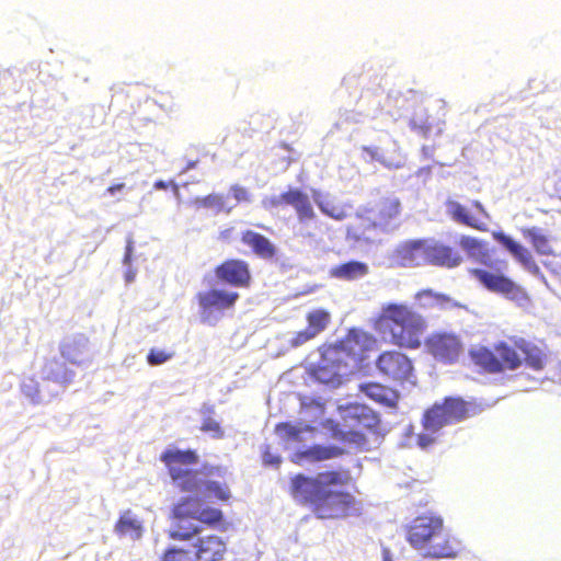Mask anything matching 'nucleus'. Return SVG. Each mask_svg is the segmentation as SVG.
<instances>
[{
  "label": "nucleus",
  "mask_w": 561,
  "mask_h": 561,
  "mask_svg": "<svg viewBox=\"0 0 561 561\" xmlns=\"http://www.w3.org/2000/svg\"><path fill=\"white\" fill-rule=\"evenodd\" d=\"M523 234L526 239L529 240L533 248L539 255H552L553 251L550 245L548 237L542 233L541 229L537 227H531L525 229Z\"/></svg>",
  "instance_id": "nucleus-28"
},
{
  "label": "nucleus",
  "mask_w": 561,
  "mask_h": 561,
  "mask_svg": "<svg viewBox=\"0 0 561 561\" xmlns=\"http://www.w3.org/2000/svg\"><path fill=\"white\" fill-rule=\"evenodd\" d=\"M193 561H222L227 552V542L220 536L197 537L193 543Z\"/></svg>",
  "instance_id": "nucleus-18"
},
{
  "label": "nucleus",
  "mask_w": 561,
  "mask_h": 561,
  "mask_svg": "<svg viewBox=\"0 0 561 561\" xmlns=\"http://www.w3.org/2000/svg\"><path fill=\"white\" fill-rule=\"evenodd\" d=\"M458 244L470 257L485 253V243L476 237L462 234L458 239Z\"/></svg>",
  "instance_id": "nucleus-32"
},
{
  "label": "nucleus",
  "mask_w": 561,
  "mask_h": 561,
  "mask_svg": "<svg viewBox=\"0 0 561 561\" xmlns=\"http://www.w3.org/2000/svg\"><path fill=\"white\" fill-rule=\"evenodd\" d=\"M203 322L213 323L217 316L234 309L240 295L227 288L213 287L198 291L195 296Z\"/></svg>",
  "instance_id": "nucleus-10"
},
{
  "label": "nucleus",
  "mask_w": 561,
  "mask_h": 561,
  "mask_svg": "<svg viewBox=\"0 0 561 561\" xmlns=\"http://www.w3.org/2000/svg\"><path fill=\"white\" fill-rule=\"evenodd\" d=\"M478 407L461 398L447 397L439 404H434L423 415V427L431 432H437L442 427L461 422L476 415Z\"/></svg>",
  "instance_id": "nucleus-9"
},
{
  "label": "nucleus",
  "mask_w": 561,
  "mask_h": 561,
  "mask_svg": "<svg viewBox=\"0 0 561 561\" xmlns=\"http://www.w3.org/2000/svg\"><path fill=\"white\" fill-rule=\"evenodd\" d=\"M463 262L455 248L433 239H425V265L455 268Z\"/></svg>",
  "instance_id": "nucleus-17"
},
{
  "label": "nucleus",
  "mask_w": 561,
  "mask_h": 561,
  "mask_svg": "<svg viewBox=\"0 0 561 561\" xmlns=\"http://www.w3.org/2000/svg\"><path fill=\"white\" fill-rule=\"evenodd\" d=\"M401 214V202L397 197L382 198L376 209L373 225L381 229L389 228Z\"/></svg>",
  "instance_id": "nucleus-21"
},
{
  "label": "nucleus",
  "mask_w": 561,
  "mask_h": 561,
  "mask_svg": "<svg viewBox=\"0 0 561 561\" xmlns=\"http://www.w3.org/2000/svg\"><path fill=\"white\" fill-rule=\"evenodd\" d=\"M241 241L260 259L273 260L277 254L275 244L268 238L256 231L250 229L244 230L241 233Z\"/></svg>",
  "instance_id": "nucleus-20"
},
{
  "label": "nucleus",
  "mask_w": 561,
  "mask_h": 561,
  "mask_svg": "<svg viewBox=\"0 0 561 561\" xmlns=\"http://www.w3.org/2000/svg\"><path fill=\"white\" fill-rule=\"evenodd\" d=\"M115 533L121 537L139 539L142 536L144 527L141 520L136 518L130 510L124 511L114 526Z\"/></svg>",
  "instance_id": "nucleus-25"
},
{
  "label": "nucleus",
  "mask_w": 561,
  "mask_h": 561,
  "mask_svg": "<svg viewBox=\"0 0 561 561\" xmlns=\"http://www.w3.org/2000/svg\"><path fill=\"white\" fill-rule=\"evenodd\" d=\"M199 205L205 208L215 209L221 211L225 208V197L221 194H209L199 199Z\"/></svg>",
  "instance_id": "nucleus-37"
},
{
  "label": "nucleus",
  "mask_w": 561,
  "mask_h": 561,
  "mask_svg": "<svg viewBox=\"0 0 561 561\" xmlns=\"http://www.w3.org/2000/svg\"><path fill=\"white\" fill-rule=\"evenodd\" d=\"M234 233V229L232 227L226 228L219 232L218 238L222 241L229 242L232 240Z\"/></svg>",
  "instance_id": "nucleus-45"
},
{
  "label": "nucleus",
  "mask_w": 561,
  "mask_h": 561,
  "mask_svg": "<svg viewBox=\"0 0 561 561\" xmlns=\"http://www.w3.org/2000/svg\"><path fill=\"white\" fill-rule=\"evenodd\" d=\"M313 198H314L319 209L324 215H327L335 220H343L346 218L347 214L342 207L335 206V205L331 204L330 202L319 201L317 198V192H313Z\"/></svg>",
  "instance_id": "nucleus-35"
},
{
  "label": "nucleus",
  "mask_w": 561,
  "mask_h": 561,
  "mask_svg": "<svg viewBox=\"0 0 561 561\" xmlns=\"http://www.w3.org/2000/svg\"><path fill=\"white\" fill-rule=\"evenodd\" d=\"M490 267V270L472 268L470 275L492 293L503 295L510 299L525 296L523 288L507 277L500 267Z\"/></svg>",
  "instance_id": "nucleus-13"
},
{
  "label": "nucleus",
  "mask_w": 561,
  "mask_h": 561,
  "mask_svg": "<svg viewBox=\"0 0 561 561\" xmlns=\"http://www.w3.org/2000/svg\"><path fill=\"white\" fill-rule=\"evenodd\" d=\"M405 539L426 559H456L462 546L445 527L440 516L423 514L413 518L405 527Z\"/></svg>",
  "instance_id": "nucleus-3"
},
{
  "label": "nucleus",
  "mask_w": 561,
  "mask_h": 561,
  "mask_svg": "<svg viewBox=\"0 0 561 561\" xmlns=\"http://www.w3.org/2000/svg\"><path fill=\"white\" fill-rule=\"evenodd\" d=\"M45 378L47 380L67 385L70 383L75 377L71 369L66 368L58 359L53 358L45 363L44 368Z\"/></svg>",
  "instance_id": "nucleus-26"
},
{
  "label": "nucleus",
  "mask_w": 561,
  "mask_h": 561,
  "mask_svg": "<svg viewBox=\"0 0 561 561\" xmlns=\"http://www.w3.org/2000/svg\"><path fill=\"white\" fill-rule=\"evenodd\" d=\"M124 188H125V184L124 183H116V184L110 185L106 188V193H108L110 195H115L117 192H119V191H122Z\"/></svg>",
  "instance_id": "nucleus-47"
},
{
  "label": "nucleus",
  "mask_w": 561,
  "mask_h": 561,
  "mask_svg": "<svg viewBox=\"0 0 561 561\" xmlns=\"http://www.w3.org/2000/svg\"><path fill=\"white\" fill-rule=\"evenodd\" d=\"M198 161H188L186 164V170L194 169L197 165Z\"/></svg>",
  "instance_id": "nucleus-51"
},
{
  "label": "nucleus",
  "mask_w": 561,
  "mask_h": 561,
  "mask_svg": "<svg viewBox=\"0 0 561 561\" xmlns=\"http://www.w3.org/2000/svg\"><path fill=\"white\" fill-rule=\"evenodd\" d=\"M392 267H419L425 265V239H412L400 242L390 253Z\"/></svg>",
  "instance_id": "nucleus-16"
},
{
  "label": "nucleus",
  "mask_w": 561,
  "mask_h": 561,
  "mask_svg": "<svg viewBox=\"0 0 561 561\" xmlns=\"http://www.w3.org/2000/svg\"><path fill=\"white\" fill-rule=\"evenodd\" d=\"M204 489L208 496H213L219 501L227 502L231 499L230 489L226 483L206 481L204 483Z\"/></svg>",
  "instance_id": "nucleus-34"
},
{
  "label": "nucleus",
  "mask_w": 561,
  "mask_h": 561,
  "mask_svg": "<svg viewBox=\"0 0 561 561\" xmlns=\"http://www.w3.org/2000/svg\"><path fill=\"white\" fill-rule=\"evenodd\" d=\"M201 430L203 432H210L213 433L214 437L221 438L224 436V432L220 427V424L213 420L211 417H207L203 421Z\"/></svg>",
  "instance_id": "nucleus-42"
},
{
  "label": "nucleus",
  "mask_w": 561,
  "mask_h": 561,
  "mask_svg": "<svg viewBox=\"0 0 561 561\" xmlns=\"http://www.w3.org/2000/svg\"><path fill=\"white\" fill-rule=\"evenodd\" d=\"M307 431H312V427L309 425L300 427L289 422L278 423L275 426V433L286 442H300L302 432Z\"/></svg>",
  "instance_id": "nucleus-30"
},
{
  "label": "nucleus",
  "mask_w": 561,
  "mask_h": 561,
  "mask_svg": "<svg viewBox=\"0 0 561 561\" xmlns=\"http://www.w3.org/2000/svg\"><path fill=\"white\" fill-rule=\"evenodd\" d=\"M472 206L479 210L485 218H488V213L479 201H473Z\"/></svg>",
  "instance_id": "nucleus-48"
},
{
  "label": "nucleus",
  "mask_w": 561,
  "mask_h": 561,
  "mask_svg": "<svg viewBox=\"0 0 561 561\" xmlns=\"http://www.w3.org/2000/svg\"><path fill=\"white\" fill-rule=\"evenodd\" d=\"M263 461L265 465H279L280 458L278 456L272 455L268 450L263 454Z\"/></svg>",
  "instance_id": "nucleus-44"
},
{
  "label": "nucleus",
  "mask_w": 561,
  "mask_h": 561,
  "mask_svg": "<svg viewBox=\"0 0 561 561\" xmlns=\"http://www.w3.org/2000/svg\"><path fill=\"white\" fill-rule=\"evenodd\" d=\"M307 328L318 336L331 322V314L324 309H316L307 313Z\"/></svg>",
  "instance_id": "nucleus-29"
},
{
  "label": "nucleus",
  "mask_w": 561,
  "mask_h": 561,
  "mask_svg": "<svg viewBox=\"0 0 561 561\" xmlns=\"http://www.w3.org/2000/svg\"><path fill=\"white\" fill-rule=\"evenodd\" d=\"M314 404L317 405V408L320 410V412H323L324 410V404L320 401H314Z\"/></svg>",
  "instance_id": "nucleus-53"
},
{
  "label": "nucleus",
  "mask_w": 561,
  "mask_h": 561,
  "mask_svg": "<svg viewBox=\"0 0 561 561\" xmlns=\"http://www.w3.org/2000/svg\"><path fill=\"white\" fill-rule=\"evenodd\" d=\"M359 390L369 399L388 408L397 407L399 401V393L396 390L378 382L363 383Z\"/></svg>",
  "instance_id": "nucleus-23"
},
{
  "label": "nucleus",
  "mask_w": 561,
  "mask_h": 561,
  "mask_svg": "<svg viewBox=\"0 0 561 561\" xmlns=\"http://www.w3.org/2000/svg\"><path fill=\"white\" fill-rule=\"evenodd\" d=\"M424 348L437 363L453 365L462 356L465 344L455 332L436 331L424 340Z\"/></svg>",
  "instance_id": "nucleus-11"
},
{
  "label": "nucleus",
  "mask_w": 561,
  "mask_h": 561,
  "mask_svg": "<svg viewBox=\"0 0 561 561\" xmlns=\"http://www.w3.org/2000/svg\"><path fill=\"white\" fill-rule=\"evenodd\" d=\"M342 423L331 427L336 439L363 447L367 444V435L376 434L380 427L379 415L370 408L354 404L342 412Z\"/></svg>",
  "instance_id": "nucleus-7"
},
{
  "label": "nucleus",
  "mask_w": 561,
  "mask_h": 561,
  "mask_svg": "<svg viewBox=\"0 0 561 561\" xmlns=\"http://www.w3.org/2000/svg\"><path fill=\"white\" fill-rule=\"evenodd\" d=\"M472 364L482 373L502 374L514 371L523 365L534 371H541L549 362V355L542 346L522 336H510L499 341L493 348L477 345L469 350Z\"/></svg>",
  "instance_id": "nucleus-2"
},
{
  "label": "nucleus",
  "mask_w": 561,
  "mask_h": 561,
  "mask_svg": "<svg viewBox=\"0 0 561 561\" xmlns=\"http://www.w3.org/2000/svg\"><path fill=\"white\" fill-rule=\"evenodd\" d=\"M154 188H158V190H165L168 187L167 183L159 180L157 181L154 184H153Z\"/></svg>",
  "instance_id": "nucleus-50"
},
{
  "label": "nucleus",
  "mask_w": 561,
  "mask_h": 561,
  "mask_svg": "<svg viewBox=\"0 0 561 561\" xmlns=\"http://www.w3.org/2000/svg\"><path fill=\"white\" fill-rule=\"evenodd\" d=\"M188 551L182 548H168L160 557V561H186Z\"/></svg>",
  "instance_id": "nucleus-38"
},
{
  "label": "nucleus",
  "mask_w": 561,
  "mask_h": 561,
  "mask_svg": "<svg viewBox=\"0 0 561 561\" xmlns=\"http://www.w3.org/2000/svg\"><path fill=\"white\" fill-rule=\"evenodd\" d=\"M378 371L388 380L403 385L415 383L411 358L399 351H385L376 359Z\"/></svg>",
  "instance_id": "nucleus-12"
},
{
  "label": "nucleus",
  "mask_w": 561,
  "mask_h": 561,
  "mask_svg": "<svg viewBox=\"0 0 561 561\" xmlns=\"http://www.w3.org/2000/svg\"><path fill=\"white\" fill-rule=\"evenodd\" d=\"M171 518L174 520V528L170 530L169 538L178 541H187L201 533L202 527L188 523L190 519L207 528H225L222 511L206 505L201 499L193 496L180 499L171 508Z\"/></svg>",
  "instance_id": "nucleus-5"
},
{
  "label": "nucleus",
  "mask_w": 561,
  "mask_h": 561,
  "mask_svg": "<svg viewBox=\"0 0 561 561\" xmlns=\"http://www.w3.org/2000/svg\"><path fill=\"white\" fill-rule=\"evenodd\" d=\"M380 322L389 331L394 345L409 350L421 346V336L426 329V322L407 305H387L382 309Z\"/></svg>",
  "instance_id": "nucleus-6"
},
{
  "label": "nucleus",
  "mask_w": 561,
  "mask_h": 561,
  "mask_svg": "<svg viewBox=\"0 0 561 561\" xmlns=\"http://www.w3.org/2000/svg\"><path fill=\"white\" fill-rule=\"evenodd\" d=\"M345 450L335 445H312L304 450H298L290 457V460L302 466L305 463L321 462L330 459H334L344 455Z\"/></svg>",
  "instance_id": "nucleus-19"
},
{
  "label": "nucleus",
  "mask_w": 561,
  "mask_h": 561,
  "mask_svg": "<svg viewBox=\"0 0 561 561\" xmlns=\"http://www.w3.org/2000/svg\"><path fill=\"white\" fill-rule=\"evenodd\" d=\"M83 347L84 345L81 341L70 340L60 344V354L69 363L80 365Z\"/></svg>",
  "instance_id": "nucleus-31"
},
{
  "label": "nucleus",
  "mask_w": 561,
  "mask_h": 561,
  "mask_svg": "<svg viewBox=\"0 0 561 561\" xmlns=\"http://www.w3.org/2000/svg\"><path fill=\"white\" fill-rule=\"evenodd\" d=\"M416 297L431 299V306H437L439 308H455L459 307V304L454 301L449 296L440 293H435L432 289H424L417 293Z\"/></svg>",
  "instance_id": "nucleus-33"
},
{
  "label": "nucleus",
  "mask_w": 561,
  "mask_h": 561,
  "mask_svg": "<svg viewBox=\"0 0 561 561\" xmlns=\"http://www.w3.org/2000/svg\"><path fill=\"white\" fill-rule=\"evenodd\" d=\"M214 472L221 473V468L220 467H213V468L209 469L208 474H211Z\"/></svg>",
  "instance_id": "nucleus-52"
},
{
  "label": "nucleus",
  "mask_w": 561,
  "mask_h": 561,
  "mask_svg": "<svg viewBox=\"0 0 561 561\" xmlns=\"http://www.w3.org/2000/svg\"><path fill=\"white\" fill-rule=\"evenodd\" d=\"M416 440H417V445L421 448H427L428 446L434 444L435 438L430 434L422 433V434L417 435Z\"/></svg>",
  "instance_id": "nucleus-43"
},
{
  "label": "nucleus",
  "mask_w": 561,
  "mask_h": 561,
  "mask_svg": "<svg viewBox=\"0 0 561 561\" xmlns=\"http://www.w3.org/2000/svg\"><path fill=\"white\" fill-rule=\"evenodd\" d=\"M263 205L265 208L291 206L296 211L298 221L302 224L316 218V213L308 194L297 187L289 188L277 196L265 198Z\"/></svg>",
  "instance_id": "nucleus-14"
},
{
  "label": "nucleus",
  "mask_w": 561,
  "mask_h": 561,
  "mask_svg": "<svg viewBox=\"0 0 561 561\" xmlns=\"http://www.w3.org/2000/svg\"><path fill=\"white\" fill-rule=\"evenodd\" d=\"M382 561H392V556L389 548H382Z\"/></svg>",
  "instance_id": "nucleus-49"
},
{
  "label": "nucleus",
  "mask_w": 561,
  "mask_h": 561,
  "mask_svg": "<svg viewBox=\"0 0 561 561\" xmlns=\"http://www.w3.org/2000/svg\"><path fill=\"white\" fill-rule=\"evenodd\" d=\"M448 213L450 217L467 227L476 229L478 231L485 232L488 231V224L485 220L480 219L474 215H470L468 209L462 206L460 203L450 201L447 203Z\"/></svg>",
  "instance_id": "nucleus-24"
},
{
  "label": "nucleus",
  "mask_w": 561,
  "mask_h": 561,
  "mask_svg": "<svg viewBox=\"0 0 561 561\" xmlns=\"http://www.w3.org/2000/svg\"><path fill=\"white\" fill-rule=\"evenodd\" d=\"M230 193L237 203H249L251 202V193L249 190L240 184H233L230 186Z\"/></svg>",
  "instance_id": "nucleus-41"
},
{
  "label": "nucleus",
  "mask_w": 561,
  "mask_h": 561,
  "mask_svg": "<svg viewBox=\"0 0 561 561\" xmlns=\"http://www.w3.org/2000/svg\"><path fill=\"white\" fill-rule=\"evenodd\" d=\"M368 273V266L366 263L358 261H350L337 265L332 275L336 278L345 279V280H354L356 278L363 277Z\"/></svg>",
  "instance_id": "nucleus-27"
},
{
  "label": "nucleus",
  "mask_w": 561,
  "mask_h": 561,
  "mask_svg": "<svg viewBox=\"0 0 561 561\" xmlns=\"http://www.w3.org/2000/svg\"><path fill=\"white\" fill-rule=\"evenodd\" d=\"M284 148H285L286 150H289V146H287V145H284Z\"/></svg>",
  "instance_id": "nucleus-54"
},
{
  "label": "nucleus",
  "mask_w": 561,
  "mask_h": 561,
  "mask_svg": "<svg viewBox=\"0 0 561 561\" xmlns=\"http://www.w3.org/2000/svg\"><path fill=\"white\" fill-rule=\"evenodd\" d=\"M371 340L368 334L352 329L342 340L321 345L319 348L321 358L311 370L312 377L333 388L341 386L348 367V359L355 362L364 359L366 343Z\"/></svg>",
  "instance_id": "nucleus-4"
},
{
  "label": "nucleus",
  "mask_w": 561,
  "mask_h": 561,
  "mask_svg": "<svg viewBox=\"0 0 561 561\" xmlns=\"http://www.w3.org/2000/svg\"><path fill=\"white\" fill-rule=\"evenodd\" d=\"M160 460L164 463L173 485L180 492L196 493L199 491L198 470L188 468L199 461V457L194 449H165L160 455Z\"/></svg>",
  "instance_id": "nucleus-8"
},
{
  "label": "nucleus",
  "mask_w": 561,
  "mask_h": 561,
  "mask_svg": "<svg viewBox=\"0 0 561 561\" xmlns=\"http://www.w3.org/2000/svg\"><path fill=\"white\" fill-rule=\"evenodd\" d=\"M410 127L419 131L423 137H427L432 130V123L427 115L414 114L410 118Z\"/></svg>",
  "instance_id": "nucleus-36"
},
{
  "label": "nucleus",
  "mask_w": 561,
  "mask_h": 561,
  "mask_svg": "<svg viewBox=\"0 0 561 561\" xmlns=\"http://www.w3.org/2000/svg\"><path fill=\"white\" fill-rule=\"evenodd\" d=\"M352 480L347 469H333L316 476L298 473L291 477L289 493L294 501L319 519H344L359 515L362 503L354 494L342 490Z\"/></svg>",
  "instance_id": "nucleus-1"
},
{
  "label": "nucleus",
  "mask_w": 561,
  "mask_h": 561,
  "mask_svg": "<svg viewBox=\"0 0 561 561\" xmlns=\"http://www.w3.org/2000/svg\"><path fill=\"white\" fill-rule=\"evenodd\" d=\"M218 280L234 288H249L252 284L250 264L242 259H227L214 268Z\"/></svg>",
  "instance_id": "nucleus-15"
},
{
  "label": "nucleus",
  "mask_w": 561,
  "mask_h": 561,
  "mask_svg": "<svg viewBox=\"0 0 561 561\" xmlns=\"http://www.w3.org/2000/svg\"><path fill=\"white\" fill-rule=\"evenodd\" d=\"M495 239L529 272L539 273V266L535 262L529 250L503 233H496Z\"/></svg>",
  "instance_id": "nucleus-22"
},
{
  "label": "nucleus",
  "mask_w": 561,
  "mask_h": 561,
  "mask_svg": "<svg viewBox=\"0 0 561 561\" xmlns=\"http://www.w3.org/2000/svg\"><path fill=\"white\" fill-rule=\"evenodd\" d=\"M316 337L317 335L314 334V332H312L306 327L304 330H300L295 333V335L289 341V345L291 347H299Z\"/></svg>",
  "instance_id": "nucleus-39"
},
{
  "label": "nucleus",
  "mask_w": 561,
  "mask_h": 561,
  "mask_svg": "<svg viewBox=\"0 0 561 561\" xmlns=\"http://www.w3.org/2000/svg\"><path fill=\"white\" fill-rule=\"evenodd\" d=\"M133 240L129 239L127 241V244H126V248H125V255H124V263L125 264H129L130 261H131V255H133Z\"/></svg>",
  "instance_id": "nucleus-46"
},
{
  "label": "nucleus",
  "mask_w": 561,
  "mask_h": 561,
  "mask_svg": "<svg viewBox=\"0 0 561 561\" xmlns=\"http://www.w3.org/2000/svg\"><path fill=\"white\" fill-rule=\"evenodd\" d=\"M172 357V353L163 350L151 348L147 355V360L150 365L157 366L168 362Z\"/></svg>",
  "instance_id": "nucleus-40"
}]
</instances>
